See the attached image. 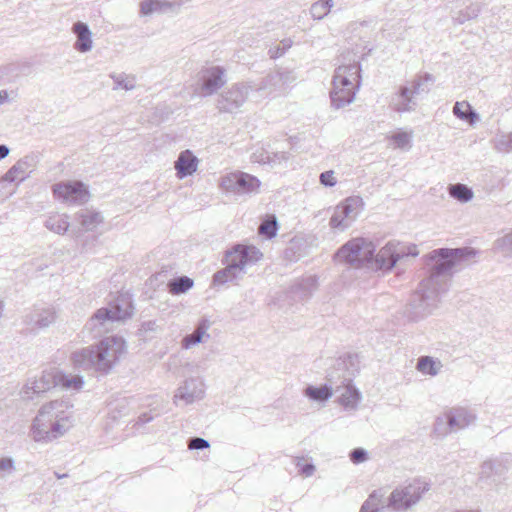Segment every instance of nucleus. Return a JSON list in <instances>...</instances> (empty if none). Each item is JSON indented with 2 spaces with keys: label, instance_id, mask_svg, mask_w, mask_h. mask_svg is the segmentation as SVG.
I'll return each instance as SVG.
<instances>
[{
  "label": "nucleus",
  "instance_id": "obj_56",
  "mask_svg": "<svg viewBox=\"0 0 512 512\" xmlns=\"http://www.w3.org/2000/svg\"><path fill=\"white\" fill-rule=\"evenodd\" d=\"M270 52H271V58L280 57V56H282L285 53L284 49H282L280 47H277L274 52H272V51H270Z\"/></svg>",
  "mask_w": 512,
  "mask_h": 512
},
{
  "label": "nucleus",
  "instance_id": "obj_31",
  "mask_svg": "<svg viewBox=\"0 0 512 512\" xmlns=\"http://www.w3.org/2000/svg\"><path fill=\"white\" fill-rule=\"evenodd\" d=\"M56 385H60L66 390L79 391L84 386V379L80 375L56 374Z\"/></svg>",
  "mask_w": 512,
  "mask_h": 512
},
{
  "label": "nucleus",
  "instance_id": "obj_8",
  "mask_svg": "<svg viewBox=\"0 0 512 512\" xmlns=\"http://www.w3.org/2000/svg\"><path fill=\"white\" fill-rule=\"evenodd\" d=\"M433 81V76L425 73L409 81L406 85L400 86L391 100L393 110L398 113L415 111L418 105L417 96L423 92L427 93L429 89L426 85Z\"/></svg>",
  "mask_w": 512,
  "mask_h": 512
},
{
  "label": "nucleus",
  "instance_id": "obj_17",
  "mask_svg": "<svg viewBox=\"0 0 512 512\" xmlns=\"http://www.w3.org/2000/svg\"><path fill=\"white\" fill-rule=\"evenodd\" d=\"M56 383V373L43 371L40 375L27 379L20 390V396L23 400H33L34 396L45 393L55 387Z\"/></svg>",
  "mask_w": 512,
  "mask_h": 512
},
{
  "label": "nucleus",
  "instance_id": "obj_30",
  "mask_svg": "<svg viewBox=\"0 0 512 512\" xmlns=\"http://www.w3.org/2000/svg\"><path fill=\"white\" fill-rule=\"evenodd\" d=\"M304 395L315 402H326L333 395V386L332 384H325L320 387L309 385L304 390Z\"/></svg>",
  "mask_w": 512,
  "mask_h": 512
},
{
  "label": "nucleus",
  "instance_id": "obj_3",
  "mask_svg": "<svg viewBox=\"0 0 512 512\" xmlns=\"http://www.w3.org/2000/svg\"><path fill=\"white\" fill-rule=\"evenodd\" d=\"M126 352V343L122 337L113 335L74 351L71 360L75 367L108 374Z\"/></svg>",
  "mask_w": 512,
  "mask_h": 512
},
{
  "label": "nucleus",
  "instance_id": "obj_58",
  "mask_svg": "<svg viewBox=\"0 0 512 512\" xmlns=\"http://www.w3.org/2000/svg\"><path fill=\"white\" fill-rule=\"evenodd\" d=\"M5 304L3 301L0 300V318L3 316Z\"/></svg>",
  "mask_w": 512,
  "mask_h": 512
},
{
  "label": "nucleus",
  "instance_id": "obj_9",
  "mask_svg": "<svg viewBox=\"0 0 512 512\" xmlns=\"http://www.w3.org/2000/svg\"><path fill=\"white\" fill-rule=\"evenodd\" d=\"M375 245L364 237H356L342 245L335 254L339 262L350 264L355 268L366 267L369 269Z\"/></svg>",
  "mask_w": 512,
  "mask_h": 512
},
{
  "label": "nucleus",
  "instance_id": "obj_25",
  "mask_svg": "<svg viewBox=\"0 0 512 512\" xmlns=\"http://www.w3.org/2000/svg\"><path fill=\"white\" fill-rule=\"evenodd\" d=\"M72 32L76 36V41L73 46L75 50L80 53H86L92 50V32L86 23L81 21L74 23L72 26Z\"/></svg>",
  "mask_w": 512,
  "mask_h": 512
},
{
  "label": "nucleus",
  "instance_id": "obj_44",
  "mask_svg": "<svg viewBox=\"0 0 512 512\" xmlns=\"http://www.w3.org/2000/svg\"><path fill=\"white\" fill-rule=\"evenodd\" d=\"M290 158V154L285 151H278V152H272L270 153L269 162H267L268 165L276 166L280 165L286 161H288Z\"/></svg>",
  "mask_w": 512,
  "mask_h": 512
},
{
  "label": "nucleus",
  "instance_id": "obj_29",
  "mask_svg": "<svg viewBox=\"0 0 512 512\" xmlns=\"http://www.w3.org/2000/svg\"><path fill=\"white\" fill-rule=\"evenodd\" d=\"M443 365L440 360L430 356H422L418 359L416 369L423 375L436 376L441 371Z\"/></svg>",
  "mask_w": 512,
  "mask_h": 512
},
{
  "label": "nucleus",
  "instance_id": "obj_59",
  "mask_svg": "<svg viewBox=\"0 0 512 512\" xmlns=\"http://www.w3.org/2000/svg\"><path fill=\"white\" fill-rule=\"evenodd\" d=\"M462 512H481L480 510H477V509H471V510H462Z\"/></svg>",
  "mask_w": 512,
  "mask_h": 512
},
{
  "label": "nucleus",
  "instance_id": "obj_34",
  "mask_svg": "<svg viewBox=\"0 0 512 512\" xmlns=\"http://www.w3.org/2000/svg\"><path fill=\"white\" fill-rule=\"evenodd\" d=\"M453 114L464 121H468L473 123L474 120L478 117L477 113L472 109L471 105L466 102H456L453 107Z\"/></svg>",
  "mask_w": 512,
  "mask_h": 512
},
{
  "label": "nucleus",
  "instance_id": "obj_51",
  "mask_svg": "<svg viewBox=\"0 0 512 512\" xmlns=\"http://www.w3.org/2000/svg\"><path fill=\"white\" fill-rule=\"evenodd\" d=\"M397 248L404 250V257L418 255V250L415 245L407 246L397 242Z\"/></svg>",
  "mask_w": 512,
  "mask_h": 512
},
{
  "label": "nucleus",
  "instance_id": "obj_42",
  "mask_svg": "<svg viewBox=\"0 0 512 512\" xmlns=\"http://www.w3.org/2000/svg\"><path fill=\"white\" fill-rule=\"evenodd\" d=\"M259 233L267 238H273L277 233V221L275 218L265 220L259 226Z\"/></svg>",
  "mask_w": 512,
  "mask_h": 512
},
{
  "label": "nucleus",
  "instance_id": "obj_46",
  "mask_svg": "<svg viewBox=\"0 0 512 512\" xmlns=\"http://www.w3.org/2000/svg\"><path fill=\"white\" fill-rule=\"evenodd\" d=\"M350 461L353 464H360L368 460V453L363 448H355L349 454Z\"/></svg>",
  "mask_w": 512,
  "mask_h": 512
},
{
  "label": "nucleus",
  "instance_id": "obj_1",
  "mask_svg": "<svg viewBox=\"0 0 512 512\" xmlns=\"http://www.w3.org/2000/svg\"><path fill=\"white\" fill-rule=\"evenodd\" d=\"M474 255L475 251L469 247L442 248L430 253V276L422 281L410 300L412 320L418 321L432 314L438 306L440 293L446 291L453 273L464 267Z\"/></svg>",
  "mask_w": 512,
  "mask_h": 512
},
{
  "label": "nucleus",
  "instance_id": "obj_28",
  "mask_svg": "<svg viewBox=\"0 0 512 512\" xmlns=\"http://www.w3.org/2000/svg\"><path fill=\"white\" fill-rule=\"evenodd\" d=\"M44 226L55 234L64 235L70 227L69 216L65 213L51 214L44 221Z\"/></svg>",
  "mask_w": 512,
  "mask_h": 512
},
{
  "label": "nucleus",
  "instance_id": "obj_33",
  "mask_svg": "<svg viewBox=\"0 0 512 512\" xmlns=\"http://www.w3.org/2000/svg\"><path fill=\"white\" fill-rule=\"evenodd\" d=\"M448 193L450 197L456 199L461 203H467L474 197V193L471 188L462 183L451 184L448 187Z\"/></svg>",
  "mask_w": 512,
  "mask_h": 512
},
{
  "label": "nucleus",
  "instance_id": "obj_18",
  "mask_svg": "<svg viewBox=\"0 0 512 512\" xmlns=\"http://www.w3.org/2000/svg\"><path fill=\"white\" fill-rule=\"evenodd\" d=\"M252 87L245 83L232 85L218 99L220 111L232 113L239 109L247 100Z\"/></svg>",
  "mask_w": 512,
  "mask_h": 512
},
{
  "label": "nucleus",
  "instance_id": "obj_57",
  "mask_svg": "<svg viewBox=\"0 0 512 512\" xmlns=\"http://www.w3.org/2000/svg\"><path fill=\"white\" fill-rule=\"evenodd\" d=\"M284 52L291 47L292 41L290 39L282 41Z\"/></svg>",
  "mask_w": 512,
  "mask_h": 512
},
{
  "label": "nucleus",
  "instance_id": "obj_32",
  "mask_svg": "<svg viewBox=\"0 0 512 512\" xmlns=\"http://www.w3.org/2000/svg\"><path fill=\"white\" fill-rule=\"evenodd\" d=\"M385 508H387V502L383 501V494L379 491H374L362 504L359 512H379Z\"/></svg>",
  "mask_w": 512,
  "mask_h": 512
},
{
  "label": "nucleus",
  "instance_id": "obj_6",
  "mask_svg": "<svg viewBox=\"0 0 512 512\" xmlns=\"http://www.w3.org/2000/svg\"><path fill=\"white\" fill-rule=\"evenodd\" d=\"M133 309L130 297L121 295L110 307L98 309L89 320L88 327L95 337L100 336L103 332L110 329V325L114 321H123L130 318L133 314Z\"/></svg>",
  "mask_w": 512,
  "mask_h": 512
},
{
  "label": "nucleus",
  "instance_id": "obj_7",
  "mask_svg": "<svg viewBox=\"0 0 512 512\" xmlns=\"http://www.w3.org/2000/svg\"><path fill=\"white\" fill-rule=\"evenodd\" d=\"M429 489L430 484L422 479H414L407 485L398 486L387 498V509L393 512H407L420 502Z\"/></svg>",
  "mask_w": 512,
  "mask_h": 512
},
{
  "label": "nucleus",
  "instance_id": "obj_19",
  "mask_svg": "<svg viewBox=\"0 0 512 512\" xmlns=\"http://www.w3.org/2000/svg\"><path fill=\"white\" fill-rule=\"evenodd\" d=\"M447 427H441L442 423L438 419L435 432L441 436H446L452 431L464 429L474 422L475 416L466 408L458 407L450 409L446 414Z\"/></svg>",
  "mask_w": 512,
  "mask_h": 512
},
{
  "label": "nucleus",
  "instance_id": "obj_22",
  "mask_svg": "<svg viewBox=\"0 0 512 512\" xmlns=\"http://www.w3.org/2000/svg\"><path fill=\"white\" fill-rule=\"evenodd\" d=\"M35 167L32 156H24L19 159L0 179V188L7 183H15L16 186L27 179Z\"/></svg>",
  "mask_w": 512,
  "mask_h": 512
},
{
  "label": "nucleus",
  "instance_id": "obj_23",
  "mask_svg": "<svg viewBox=\"0 0 512 512\" xmlns=\"http://www.w3.org/2000/svg\"><path fill=\"white\" fill-rule=\"evenodd\" d=\"M198 165L199 159L191 150L187 149L180 152L177 160L174 162L177 178L181 180L193 175L197 171Z\"/></svg>",
  "mask_w": 512,
  "mask_h": 512
},
{
  "label": "nucleus",
  "instance_id": "obj_38",
  "mask_svg": "<svg viewBox=\"0 0 512 512\" xmlns=\"http://www.w3.org/2000/svg\"><path fill=\"white\" fill-rule=\"evenodd\" d=\"M113 80L115 86L114 90L124 89L125 91H131L135 88V77L132 75H127L125 73L116 74L113 73L110 75Z\"/></svg>",
  "mask_w": 512,
  "mask_h": 512
},
{
  "label": "nucleus",
  "instance_id": "obj_26",
  "mask_svg": "<svg viewBox=\"0 0 512 512\" xmlns=\"http://www.w3.org/2000/svg\"><path fill=\"white\" fill-rule=\"evenodd\" d=\"M75 219L85 231H93L103 222L104 217L98 211L82 209L75 214Z\"/></svg>",
  "mask_w": 512,
  "mask_h": 512
},
{
  "label": "nucleus",
  "instance_id": "obj_48",
  "mask_svg": "<svg viewBox=\"0 0 512 512\" xmlns=\"http://www.w3.org/2000/svg\"><path fill=\"white\" fill-rule=\"evenodd\" d=\"M296 465L300 473L306 477L312 476L315 472V466L311 463H302V459H298Z\"/></svg>",
  "mask_w": 512,
  "mask_h": 512
},
{
  "label": "nucleus",
  "instance_id": "obj_14",
  "mask_svg": "<svg viewBox=\"0 0 512 512\" xmlns=\"http://www.w3.org/2000/svg\"><path fill=\"white\" fill-rule=\"evenodd\" d=\"M356 358V356H352V355H347V357L345 358H339L337 360V367L338 369H343L345 368L347 371H349L348 367H347V361L352 364V361L353 359ZM353 375V372H348V375L346 376H343V380H342V388H343V392L341 393V395L339 396L338 398V403L345 409V410H348V411H354L358 408V404L361 400V393L359 392L358 389H356L352 384H351V376Z\"/></svg>",
  "mask_w": 512,
  "mask_h": 512
},
{
  "label": "nucleus",
  "instance_id": "obj_43",
  "mask_svg": "<svg viewBox=\"0 0 512 512\" xmlns=\"http://www.w3.org/2000/svg\"><path fill=\"white\" fill-rule=\"evenodd\" d=\"M495 149L501 153L512 151V142H510V138L507 134H503L495 140Z\"/></svg>",
  "mask_w": 512,
  "mask_h": 512
},
{
  "label": "nucleus",
  "instance_id": "obj_20",
  "mask_svg": "<svg viewBox=\"0 0 512 512\" xmlns=\"http://www.w3.org/2000/svg\"><path fill=\"white\" fill-rule=\"evenodd\" d=\"M404 258V250L397 248V242H388L382 247L376 254L373 253L371 270H383L390 271L396 265V263Z\"/></svg>",
  "mask_w": 512,
  "mask_h": 512
},
{
  "label": "nucleus",
  "instance_id": "obj_2",
  "mask_svg": "<svg viewBox=\"0 0 512 512\" xmlns=\"http://www.w3.org/2000/svg\"><path fill=\"white\" fill-rule=\"evenodd\" d=\"M73 425V403L69 399H55L39 408L29 434L35 442L49 443L63 437Z\"/></svg>",
  "mask_w": 512,
  "mask_h": 512
},
{
  "label": "nucleus",
  "instance_id": "obj_53",
  "mask_svg": "<svg viewBox=\"0 0 512 512\" xmlns=\"http://www.w3.org/2000/svg\"><path fill=\"white\" fill-rule=\"evenodd\" d=\"M494 463L492 461H486L483 463L481 468V474L482 476L489 477L491 471L493 470Z\"/></svg>",
  "mask_w": 512,
  "mask_h": 512
},
{
  "label": "nucleus",
  "instance_id": "obj_41",
  "mask_svg": "<svg viewBox=\"0 0 512 512\" xmlns=\"http://www.w3.org/2000/svg\"><path fill=\"white\" fill-rule=\"evenodd\" d=\"M270 153L264 146H256L251 153L250 159L254 163L267 164L269 162Z\"/></svg>",
  "mask_w": 512,
  "mask_h": 512
},
{
  "label": "nucleus",
  "instance_id": "obj_49",
  "mask_svg": "<svg viewBox=\"0 0 512 512\" xmlns=\"http://www.w3.org/2000/svg\"><path fill=\"white\" fill-rule=\"evenodd\" d=\"M16 97L13 91L0 90V106L12 102Z\"/></svg>",
  "mask_w": 512,
  "mask_h": 512
},
{
  "label": "nucleus",
  "instance_id": "obj_61",
  "mask_svg": "<svg viewBox=\"0 0 512 512\" xmlns=\"http://www.w3.org/2000/svg\"><path fill=\"white\" fill-rule=\"evenodd\" d=\"M65 475L61 476V474H57L58 478L64 477Z\"/></svg>",
  "mask_w": 512,
  "mask_h": 512
},
{
  "label": "nucleus",
  "instance_id": "obj_54",
  "mask_svg": "<svg viewBox=\"0 0 512 512\" xmlns=\"http://www.w3.org/2000/svg\"><path fill=\"white\" fill-rule=\"evenodd\" d=\"M478 12H479L478 8L469 9V11H467V14L463 18H460V17L458 18V21L460 23H463L467 19L475 18V17H477Z\"/></svg>",
  "mask_w": 512,
  "mask_h": 512
},
{
  "label": "nucleus",
  "instance_id": "obj_45",
  "mask_svg": "<svg viewBox=\"0 0 512 512\" xmlns=\"http://www.w3.org/2000/svg\"><path fill=\"white\" fill-rule=\"evenodd\" d=\"M187 446L190 450H204L210 447V443L202 437H192L188 440Z\"/></svg>",
  "mask_w": 512,
  "mask_h": 512
},
{
  "label": "nucleus",
  "instance_id": "obj_50",
  "mask_svg": "<svg viewBox=\"0 0 512 512\" xmlns=\"http://www.w3.org/2000/svg\"><path fill=\"white\" fill-rule=\"evenodd\" d=\"M158 330V325L156 321L149 320L146 322H143L140 328V331L143 333H149V332H156Z\"/></svg>",
  "mask_w": 512,
  "mask_h": 512
},
{
  "label": "nucleus",
  "instance_id": "obj_13",
  "mask_svg": "<svg viewBox=\"0 0 512 512\" xmlns=\"http://www.w3.org/2000/svg\"><path fill=\"white\" fill-rule=\"evenodd\" d=\"M58 318V312L52 305H35L23 316V323L32 332L49 328Z\"/></svg>",
  "mask_w": 512,
  "mask_h": 512
},
{
  "label": "nucleus",
  "instance_id": "obj_55",
  "mask_svg": "<svg viewBox=\"0 0 512 512\" xmlns=\"http://www.w3.org/2000/svg\"><path fill=\"white\" fill-rule=\"evenodd\" d=\"M10 153V148L7 145H0V161L5 159Z\"/></svg>",
  "mask_w": 512,
  "mask_h": 512
},
{
  "label": "nucleus",
  "instance_id": "obj_27",
  "mask_svg": "<svg viewBox=\"0 0 512 512\" xmlns=\"http://www.w3.org/2000/svg\"><path fill=\"white\" fill-rule=\"evenodd\" d=\"M174 4L167 0H143L139 4V15L148 17L153 14H162L171 10Z\"/></svg>",
  "mask_w": 512,
  "mask_h": 512
},
{
  "label": "nucleus",
  "instance_id": "obj_21",
  "mask_svg": "<svg viewBox=\"0 0 512 512\" xmlns=\"http://www.w3.org/2000/svg\"><path fill=\"white\" fill-rule=\"evenodd\" d=\"M201 84V94L210 96L217 92L226 83L225 69L220 66H211L203 68L199 73Z\"/></svg>",
  "mask_w": 512,
  "mask_h": 512
},
{
  "label": "nucleus",
  "instance_id": "obj_36",
  "mask_svg": "<svg viewBox=\"0 0 512 512\" xmlns=\"http://www.w3.org/2000/svg\"><path fill=\"white\" fill-rule=\"evenodd\" d=\"M193 280L187 276L175 278L168 283L169 292L174 295L186 293L193 287Z\"/></svg>",
  "mask_w": 512,
  "mask_h": 512
},
{
  "label": "nucleus",
  "instance_id": "obj_52",
  "mask_svg": "<svg viewBox=\"0 0 512 512\" xmlns=\"http://www.w3.org/2000/svg\"><path fill=\"white\" fill-rule=\"evenodd\" d=\"M12 183H7L4 187L0 188V197L7 199L16 192V187H11Z\"/></svg>",
  "mask_w": 512,
  "mask_h": 512
},
{
  "label": "nucleus",
  "instance_id": "obj_15",
  "mask_svg": "<svg viewBox=\"0 0 512 512\" xmlns=\"http://www.w3.org/2000/svg\"><path fill=\"white\" fill-rule=\"evenodd\" d=\"M221 187L227 192L235 194H249L257 192L261 182L260 180L245 172H235L224 176L221 179Z\"/></svg>",
  "mask_w": 512,
  "mask_h": 512
},
{
  "label": "nucleus",
  "instance_id": "obj_24",
  "mask_svg": "<svg viewBox=\"0 0 512 512\" xmlns=\"http://www.w3.org/2000/svg\"><path fill=\"white\" fill-rule=\"evenodd\" d=\"M211 327V322L208 319H201L194 331L190 334L185 335L181 340V347L185 350H189L200 343H205L210 339L208 333Z\"/></svg>",
  "mask_w": 512,
  "mask_h": 512
},
{
  "label": "nucleus",
  "instance_id": "obj_12",
  "mask_svg": "<svg viewBox=\"0 0 512 512\" xmlns=\"http://www.w3.org/2000/svg\"><path fill=\"white\" fill-rule=\"evenodd\" d=\"M56 199L69 205H82L89 201L87 186L80 181H62L52 186Z\"/></svg>",
  "mask_w": 512,
  "mask_h": 512
},
{
  "label": "nucleus",
  "instance_id": "obj_39",
  "mask_svg": "<svg viewBox=\"0 0 512 512\" xmlns=\"http://www.w3.org/2000/svg\"><path fill=\"white\" fill-rule=\"evenodd\" d=\"M16 471L15 460L10 457H0V480H5Z\"/></svg>",
  "mask_w": 512,
  "mask_h": 512
},
{
  "label": "nucleus",
  "instance_id": "obj_10",
  "mask_svg": "<svg viewBox=\"0 0 512 512\" xmlns=\"http://www.w3.org/2000/svg\"><path fill=\"white\" fill-rule=\"evenodd\" d=\"M297 74L288 68H278L267 74L256 87L257 91L273 97L286 96L297 82Z\"/></svg>",
  "mask_w": 512,
  "mask_h": 512
},
{
  "label": "nucleus",
  "instance_id": "obj_5",
  "mask_svg": "<svg viewBox=\"0 0 512 512\" xmlns=\"http://www.w3.org/2000/svg\"><path fill=\"white\" fill-rule=\"evenodd\" d=\"M360 65L356 62L339 66L334 73L330 92L331 106L341 109L352 103L360 86Z\"/></svg>",
  "mask_w": 512,
  "mask_h": 512
},
{
  "label": "nucleus",
  "instance_id": "obj_60",
  "mask_svg": "<svg viewBox=\"0 0 512 512\" xmlns=\"http://www.w3.org/2000/svg\"><path fill=\"white\" fill-rule=\"evenodd\" d=\"M339 389H340V386H336L335 391H336V392H338V391H339Z\"/></svg>",
  "mask_w": 512,
  "mask_h": 512
},
{
  "label": "nucleus",
  "instance_id": "obj_37",
  "mask_svg": "<svg viewBox=\"0 0 512 512\" xmlns=\"http://www.w3.org/2000/svg\"><path fill=\"white\" fill-rule=\"evenodd\" d=\"M413 131H398L390 136L394 148L408 151L412 147Z\"/></svg>",
  "mask_w": 512,
  "mask_h": 512
},
{
  "label": "nucleus",
  "instance_id": "obj_47",
  "mask_svg": "<svg viewBox=\"0 0 512 512\" xmlns=\"http://www.w3.org/2000/svg\"><path fill=\"white\" fill-rule=\"evenodd\" d=\"M320 183L325 187H333L336 185L337 180L333 170H328L320 174Z\"/></svg>",
  "mask_w": 512,
  "mask_h": 512
},
{
  "label": "nucleus",
  "instance_id": "obj_16",
  "mask_svg": "<svg viewBox=\"0 0 512 512\" xmlns=\"http://www.w3.org/2000/svg\"><path fill=\"white\" fill-rule=\"evenodd\" d=\"M205 384L197 377L187 378L175 391L173 402L175 405H190L203 399Z\"/></svg>",
  "mask_w": 512,
  "mask_h": 512
},
{
  "label": "nucleus",
  "instance_id": "obj_4",
  "mask_svg": "<svg viewBox=\"0 0 512 512\" xmlns=\"http://www.w3.org/2000/svg\"><path fill=\"white\" fill-rule=\"evenodd\" d=\"M262 252L253 245L237 244L225 254L226 267L213 275V283L223 285L242 279L247 269L258 263Z\"/></svg>",
  "mask_w": 512,
  "mask_h": 512
},
{
  "label": "nucleus",
  "instance_id": "obj_35",
  "mask_svg": "<svg viewBox=\"0 0 512 512\" xmlns=\"http://www.w3.org/2000/svg\"><path fill=\"white\" fill-rule=\"evenodd\" d=\"M333 6V0H318L311 5L310 15L315 20H322L329 14Z\"/></svg>",
  "mask_w": 512,
  "mask_h": 512
},
{
  "label": "nucleus",
  "instance_id": "obj_11",
  "mask_svg": "<svg viewBox=\"0 0 512 512\" xmlns=\"http://www.w3.org/2000/svg\"><path fill=\"white\" fill-rule=\"evenodd\" d=\"M363 201L360 197H348L339 203L333 211L329 225L333 230L343 232L357 219Z\"/></svg>",
  "mask_w": 512,
  "mask_h": 512
},
{
  "label": "nucleus",
  "instance_id": "obj_40",
  "mask_svg": "<svg viewBox=\"0 0 512 512\" xmlns=\"http://www.w3.org/2000/svg\"><path fill=\"white\" fill-rule=\"evenodd\" d=\"M496 248L506 256L512 255V231L503 237L499 238L496 243Z\"/></svg>",
  "mask_w": 512,
  "mask_h": 512
}]
</instances>
